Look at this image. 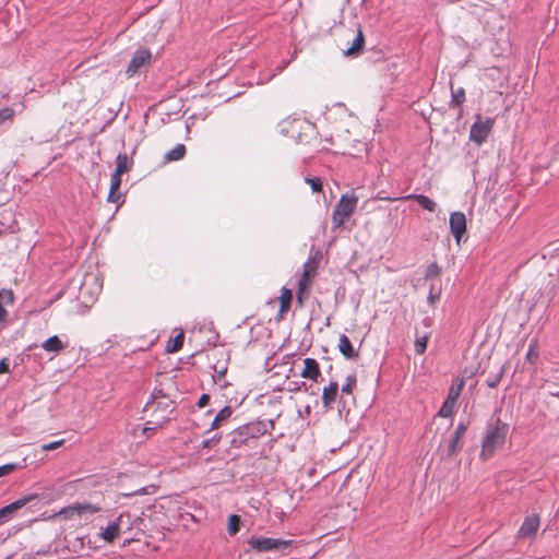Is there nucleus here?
I'll list each match as a JSON object with an SVG mask.
<instances>
[{
	"mask_svg": "<svg viewBox=\"0 0 559 559\" xmlns=\"http://www.w3.org/2000/svg\"><path fill=\"white\" fill-rule=\"evenodd\" d=\"M508 430L509 426L502 423L500 418L488 423L479 454L481 460H489L504 444Z\"/></svg>",
	"mask_w": 559,
	"mask_h": 559,
	"instance_id": "1",
	"label": "nucleus"
},
{
	"mask_svg": "<svg viewBox=\"0 0 559 559\" xmlns=\"http://www.w3.org/2000/svg\"><path fill=\"white\" fill-rule=\"evenodd\" d=\"M247 544L249 549L246 550V552L253 550L255 552L262 554L267 551L283 550L290 546L293 540L252 535L248 538Z\"/></svg>",
	"mask_w": 559,
	"mask_h": 559,
	"instance_id": "2",
	"label": "nucleus"
},
{
	"mask_svg": "<svg viewBox=\"0 0 559 559\" xmlns=\"http://www.w3.org/2000/svg\"><path fill=\"white\" fill-rule=\"evenodd\" d=\"M357 197L354 194L347 195L343 194L338 200L337 204L334 207L332 215L333 226L338 228L344 222L352 215L356 205H357Z\"/></svg>",
	"mask_w": 559,
	"mask_h": 559,
	"instance_id": "3",
	"label": "nucleus"
},
{
	"mask_svg": "<svg viewBox=\"0 0 559 559\" xmlns=\"http://www.w3.org/2000/svg\"><path fill=\"white\" fill-rule=\"evenodd\" d=\"M102 510L100 507L92 504L90 502L73 503L59 511L60 515H63L66 520H87L95 513Z\"/></svg>",
	"mask_w": 559,
	"mask_h": 559,
	"instance_id": "4",
	"label": "nucleus"
},
{
	"mask_svg": "<svg viewBox=\"0 0 559 559\" xmlns=\"http://www.w3.org/2000/svg\"><path fill=\"white\" fill-rule=\"evenodd\" d=\"M495 119L491 117L484 118L481 115L476 116L475 122L469 130V140L477 145H481L491 133Z\"/></svg>",
	"mask_w": 559,
	"mask_h": 559,
	"instance_id": "5",
	"label": "nucleus"
},
{
	"mask_svg": "<svg viewBox=\"0 0 559 559\" xmlns=\"http://www.w3.org/2000/svg\"><path fill=\"white\" fill-rule=\"evenodd\" d=\"M156 408L154 411L156 421L153 427H144L143 431L146 432L148 430H155L157 427H160L163 424L170 419L169 415L174 411V402L171 400L158 401L155 403Z\"/></svg>",
	"mask_w": 559,
	"mask_h": 559,
	"instance_id": "6",
	"label": "nucleus"
},
{
	"mask_svg": "<svg viewBox=\"0 0 559 559\" xmlns=\"http://www.w3.org/2000/svg\"><path fill=\"white\" fill-rule=\"evenodd\" d=\"M151 51L147 49H139L133 55L127 70L126 74L128 78H132L136 73H139L142 68L147 67L151 62Z\"/></svg>",
	"mask_w": 559,
	"mask_h": 559,
	"instance_id": "7",
	"label": "nucleus"
},
{
	"mask_svg": "<svg viewBox=\"0 0 559 559\" xmlns=\"http://www.w3.org/2000/svg\"><path fill=\"white\" fill-rule=\"evenodd\" d=\"M449 224H450L451 233H452L456 243L459 245L461 242L463 235L466 231V217H465L464 213H462V212L451 213Z\"/></svg>",
	"mask_w": 559,
	"mask_h": 559,
	"instance_id": "8",
	"label": "nucleus"
},
{
	"mask_svg": "<svg viewBox=\"0 0 559 559\" xmlns=\"http://www.w3.org/2000/svg\"><path fill=\"white\" fill-rule=\"evenodd\" d=\"M124 519L129 520V513H120L119 516L110 522L107 527L100 533V538L106 543H112L120 535V526L124 523Z\"/></svg>",
	"mask_w": 559,
	"mask_h": 559,
	"instance_id": "9",
	"label": "nucleus"
},
{
	"mask_svg": "<svg viewBox=\"0 0 559 559\" xmlns=\"http://www.w3.org/2000/svg\"><path fill=\"white\" fill-rule=\"evenodd\" d=\"M466 429H467V425L466 424L460 423L457 425V427H456V429H455V431H454L453 436L451 437V440H450V442L448 444L447 455L449 457H453L461 450V448H462V438L465 435Z\"/></svg>",
	"mask_w": 559,
	"mask_h": 559,
	"instance_id": "10",
	"label": "nucleus"
},
{
	"mask_svg": "<svg viewBox=\"0 0 559 559\" xmlns=\"http://www.w3.org/2000/svg\"><path fill=\"white\" fill-rule=\"evenodd\" d=\"M36 498V495H28L15 500L14 502L0 509V516L3 519L4 522H7L16 511H19L20 509H22L24 506H26L28 502Z\"/></svg>",
	"mask_w": 559,
	"mask_h": 559,
	"instance_id": "11",
	"label": "nucleus"
},
{
	"mask_svg": "<svg viewBox=\"0 0 559 559\" xmlns=\"http://www.w3.org/2000/svg\"><path fill=\"white\" fill-rule=\"evenodd\" d=\"M539 527V518L536 514L528 515L524 519L519 532L518 538L533 537Z\"/></svg>",
	"mask_w": 559,
	"mask_h": 559,
	"instance_id": "12",
	"label": "nucleus"
},
{
	"mask_svg": "<svg viewBox=\"0 0 559 559\" xmlns=\"http://www.w3.org/2000/svg\"><path fill=\"white\" fill-rule=\"evenodd\" d=\"M301 376L304 378L317 381L318 377L320 376L318 361L313 358H306L304 360V369L301 371Z\"/></svg>",
	"mask_w": 559,
	"mask_h": 559,
	"instance_id": "13",
	"label": "nucleus"
},
{
	"mask_svg": "<svg viewBox=\"0 0 559 559\" xmlns=\"http://www.w3.org/2000/svg\"><path fill=\"white\" fill-rule=\"evenodd\" d=\"M337 391L338 383L336 381H332L329 385L323 388L322 403L324 407H330L335 402Z\"/></svg>",
	"mask_w": 559,
	"mask_h": 559,
	"instance_id": "14",
	"label": "nucleus"
},
{
	"mask_svg": "<svg viewBox=\"0 0 559 559\" xmlns=\"http://www.w3.org/2000/svg\"><path fill=\"white\" fill-rule=\"evenodd\" d=\"M338 349L347 359H356L358 357V353L353 348L349 338L344 334L340 336Z\"/></svg>",
	"mask_w": 559,
	"mask_h": 559,
	"instance_id": "15",
	"label": "nucleus"
},
{
	"mask_svg": "<svg viewBox=\"0 0 559 559\" xmlns=\"http://www.w3.org/2000/svg\"><path fill=\"white\" fill-rule=\"evenodd\" d=\"M404 200H415L417 203L429 212H435L437 209V204L430 198L424 194H409L403 198Z\"/></svg>",
	"mask_w": 559,
	"mask_h": 559,
	"instance_id": "16",
	"label": "nucleus"
},
{
	"mask_svg": "<svg viewBox=\"0 0 559 559\" xmlns=\"http://www.w3.org/2000/svg\"><path fill=\"white\" fill-rule=\"evenodd\" d=\"M364 44H365V37H364V34H362V31L360 28H358L357 29V35L353 39L352 46L348 47L345 50V55L346 56H356V55H358L361 51V49L364 47Z\"/></svg>",
	"mask_w": 559,
	"mask_h": 559,
	"instance_id": "17",
	"label": "nucleus"
},
{
	"mask_svg": "<svg viewBox=\"0 0 559 559\" xmlns=\"http://www.w3.org/2000/svg\"><path fill=\"white\" fill-rule=\"evenodd\" d=\"M13 302V293L10 289L0 290V323L5 321L8 312L3 305Z\"/></svg>",
	"mask_w": 559,
	"mask_h": 559,
	"instance_id": "18",
	"label": "nucleus"
},
{
	"mask_svg": "<svg viewBox=\"0 0 559 559\" xmlns=\"http://www.w3.org/2000/svg\"><path fill=\"white\" fill-rule=\"evenodd\" d=\"M41 347H43V349H45L46 352H55V353H59V352H61L66 346H64V344L62 343V341H61L57 335H53V336H50L49 338H47V340L41 344Z\"/></svg>",
	"mask_w": 559,
	"mask_h": 559,
	"instance_id": "19",
	"label": "nucleus"
},
{
	"mask_svg": "<svg viewBox=\"0 0 559 559\" xmlns=\"http://www.w3.org/2000/svg\"><path fill=\"white\" fill-rule=\"evenodd\" d=\"M132 167V160L127 154H118L116 159V169L114 173L122 175L129 171Z\"/></svg>",
	"mask_w": 559,
	"mask_h": 559,
	"instance_id": "20",
	"label": "nucleus"
},
{
	"mask_svg": "<svg viewBox=\"0 0 559 559\" xmlns=\"http://www.w3.org/2000/svg\"><path fill=\"white\" fill-rule=\"evenodd\" d=\"M233 414V408L230 406L223 407L217 415L214 417L211 429H218L224 421H226Z\"/></svg>",
	"mask_w": 559,
	"mask_h": 559,
	"instance_id": "21",
	"label": "nucleus"
},
{
	"mask_svg": "<svg viewBox=\"0 0 559 559\" xmlns=\"http://www.w3.org/2000/svg\"><path fill=\"white\" fill-rule=\"evenodd\" d=\"M183 333L180 332L178 335H176L174 338H170L167 343L166 350L168 353H175L179 350L183 345Z\"/></svg>",
	"mask_w": 559,
	"mask_h": 559,
	"instance_id": "22",
	"label": "nucleus"
},
{
	"mask_svg": "<svg viewBox=\"0 0 559 559\" xmlns=\"http://www.w3.org/2000/svg\"><path fill=\"white\" fill-rule=\"evenodd\" d=\"M538 341L534 338L530 343L528 350L526 353V360L531 364H535L538 359Z\"/></svg>",
	"mask_w": 559,
	"mask_h": 559,
	"instance_id": "23",
	"label": "nucleus"
},
{
	"mask_svg": "<svg viewBox=\"0 0 559 559\" xmlns=\"http://www.w3.org/2000/svg\"><path fill=\"white\" fill-rule=\"evenodd\" d=\"M465 100V91L463 87L452 90L450 106H461Z\"/></svg>",
	"mask_w": 559,
	"mask_h": 559,
	"instance_id": "24",
	"label": "nucleus"
},
{
	"mask_svg": "<svg viewBox=\"0 0 559 559\" xmlns=\"http://www.w3.org/2000/svg\"><path fill=\"white\" fill-rule=\"evenodd\" d=\"M292 298H293L292 290L287 289V288H283L281 297H280V300H281V310L280 311L282 313L286 312L289 309Z\"/></svg>",
	"mask_w": 559,
	"mask_h": 559,
	"instance_id": "25",
	"label": "nucleus"
},
{
	"mask_svg": "<svg viewBox=\"0 0 559 559\" xmlns=\"http://www.w3.org/2000/svg\"><path fill=\"white\" fill-rule=\"evenodd\" d=\"M185 153H186L185 145L178 144V145H176V147H174L166 154V158L168 160H179L185 156Z\"/></svg>",
	"mask_w": 559,
	"mask_h": 559,
	"instance_id": "26",
	"label": "nucleus"
},
{
	"mask_svg": "<svg viewBox=\"0 0 559 559\" xmlns=\"http://www.w3.org/2000/svg\"><path fill=\"white\" fill-rule=\"evenodd\" d=\"M240 528V518L237 514H231L228 518L227 530L229 535L234 536L239 532Z\"/></svg>",
	"mask_w": 559,
	"mask_h": 559,
	"instance_id": "27",
	"label": "nucleus"
},
{
	"mask_svg": "<svg viewBox=\"0 0 559 559\" xmlns=\"http://www.w3.org/2000/svg\"><path fill=\"white\" fill-rule=\"evenodd\" d=\"M463 385H464L463 381H461L456 386L452 385L448 392V396L445 400L456 404V401L461 394Z\"/></svg>",
	"mask_w": 559,
	"mask_h": 559,
	"instance_id": "28",
	"label": "nucleus"
},
{
	"mask_svg": "<svg viewBox=\"0 0 559 559\" xmlns=\"http://www.w3.org/2000/svg\"><path fill=\"white\" fill-rule=\"evenodd\" d=\"M455 404L449 401H444L440 407L438 415L443 418L451 417L454 413Z\"/></svg>",
	"mask_w": 559,
	"mask_h": 559,
	"instance_id": "29",
	"label": "nucleus"
},
{
	"mask_svg": "<svg viewBox=\"0 0 559 559\" xmlns=\"http://www.w3.org/2000/svg\"><path fill=\"white\" fill-rule=\"evenodd\" d=\"M428 336H417L415 340V350L417 354H424L427 348Z\"/></svg>",
	"mask_w": 559,
	"mask_h": 559,
	"instance_id": "30",
	"label": "nucleus"
},
{
	"mask_svg": "<svg viewBox=\"0 0 559 559\" xmlns=\"http://www.w3.org/2000/svg\"><path fill=\"white\" fill-rule=\"evenodd\" d=\"M440 273H441V270L438 266V264L430 263L426 269L425 277L426 278H436L440 275Z\"/></svg>",
	"mask_w": 559,
	"mask_h": 559,
	"instance_id": "31",
	"label": "nucleus"
},
{
	"mask_svg": "<svg viewBox=\"0 0 559 559\" xmlns=\"http://www.w3.org/2000/svg\"><path fill=\"white\" fill-rule=\"evenodd\" d=\"M355 384H356V377L354 374H349L346 378V383L342 386V392L346 393V394H350Z\"/></svg>",
	"mask_w": 559,
	"mask_h": 559,
	"instance_id": "32",
	"label": "nucleus"
},
{
	"mask_svg": "<svg viewBox=\"0 0 559 559\" xmlns=\"http://www.w3.org/2000/svg\"><path fill=\"white\" fill-rule=\"evenodd\" d=\"M20 465L17 463H9L0 466V477L11 474L15 469H17Z\"/></svg>",
	"mask_w": 559,
	"mask_h": 559,
	"instance_id": "33",
	"label": "nucleus"
},
{
	"mask_svg": "<svg viewBox=\"0 0 559 559\" xmlns=\"http://www.w3.org/2000/svg\"><path fill=\"white\" fill-rule=\"evenodd\" d=\"M306 182L310 185L313 192H319L322 189V181L318 177L306 178Z\"/></svg>",
	"mask_w": 559,
	"mask_h": 559,
	"instance_id": "34",
	"label": "nucleus"
},
{
	"mask_svg": "<svg viewBox=\"0 0 559 559\" xmlns=\"http://www.w3.org/2000/svg\"><path fill=\"white\" fill-rule=\"evenodd\" d=\"M63 443H64V440L61 439V440L53 441L50 443H45L40 447V449H41V451H52V450H56L59 447H61Z\"/></svg>",
	"mask_w": 559,
	"mask_h": 559,
	"instance_id": "35",
	"label": "nucleus"
},
{
	"mask_svg": "<svg viewBox=\"0 0 559 559\" xmlns=\"http://www.w3.org/2000/svg\"><path fill=\"white\" fill-rule=\"evenodd\" d=\"M121 185V175L112 173L110 179V188L111 190H120Z\"/></svg>",
	"mask_w": 559,
	"mask_h": 559,
	"instance_id": "36",
	"label": "nucleus"
},
{
	"mask_svg": "<svg viewBox=\"0 0 559 559\" xmlns=\"http://www.w3.org/2000/svg\"><path fill=\"white\" fill-rule=\"evenodd\" d=\"M121 199V193L119 190H109L108 201L112 203H118Z\"/></svg>",
	"mask_w": 559,
	"mask_h": 559,
	"instance_id": "37",
	"label": "nucleus"
},
{
	"mask_svg": "<svg viewBox=\"0 0 559 559\" xmlns=\"http://www.w3.org/2000/svg\"><path fill=\"white\" fill-rule=\"evenodd\" d=\"M8 372H10L9 359L8 358H2L0 360V374L1 373H8Z\"/></svg>",
	"mask_w": 559,
	"mask_h": 559,
	"instance_id": "38",
	"label": "nucleus"
},
{
	"mask_svg": "<svg viewBox=\"0 0 559 559\" xmlns=\"http://www.w3.org/2000/svg\"><path fill=\"white\" fill-rule=\"evenodd\" d=\"M501 377H502V373H499V374H497V376H495V377H492V378H489V379L487 380V384H488V386H489V388H496V386H497V384L500 382Z\"/></svg>",
	"mask_w": 559,
	"mask_h": 559,
	"instance_id": "39",
	"label": "nucleus"
},
{
	"mask_svg": "<svg viewBox=\"0 0 559 559\" xmlns=\"http://www.w3.org/2000/svg\"><path fill=\"white\" fill-rule=\"evenodd\" d=\"M209 401H210V396H209L207 394H202V395L200 396V399H199V401H198V403H197V404H198V406H199L200 408H202V407H204L205 405H207Z\"/></svg>",
	"mask_w": 559,
	"mask_h": 559,
	"instance_id": "40",
	"label": "nucleus"
},
{
	"mask_svg": "<svg viewBox=\"0 0 559 559\" xmlns=\"http://www.w3.org/2000/svg\"><path fill=\"white\" fill-rule=\"evenodd\" d=\"M152 396H153V399H154V400H162V401L168 400V399L166 397V395L163 393V391H162V390H155V391L153 392V395H152Z\"/></svg>",
	"mask_w": 559,
	"mask_h": 559,
	"instance_id": "41",
	"label": "nucleus"
},
{
	"mask_svg": "<svg viewBox=\"0 0 559 559\" xmlns=\"http://www.w3.org/2000/svg\"><path fill=\"white\" fill-rule=\"evenodd\" d=\"M218 439H207L202 442L203 448H210L212 444L216 443Z\"/></svg>",
	"mask_w": 559,
	"mask_h": 559,
	"instance_id": "42",
	"label": "nucleus"
},
{
	"mask_svg": "<svg viewBox=\"0 0 559 559\" xmlns=\"http://www.w3.org/2000/svg\"><path fill=\"white\" fill-rule=\"evenodd\" d=\"M435 298H436V296H433L432 294H430V296H429V300H430L431 302H433Z\"/></svg>",
	"mask_w": 559,
	"mask_h": 559,
	"instance_id": "43",
	"label": "nucleus"
},
{
	"mask_svg": "<svg viewBox=\"0 0 559 559\" xmlns=\"http://www.w3.org/2000/svg\"><path fill=\"white\" fill-rule=\"evenodd\" d=\"M24 559H37V558L32 557V556H28V557H26V558H24Z\"/></svg>",
	"mask_w": 559,
	"mask_h": 559,
	"instance_id": "44",
	"label": "nucleus"
},
{
	"mask_svg": "<svg viewBox=\"0 0 559 559\" xmlns=\"http://www.w3.org/2000/svg\"><path fill=\"white\" fill-rule=\"evenodd\" d=\"M4 523L3 519L0 516V524Z\"/></svg>",
	"mask_w": 559,
	"mask_h": 559,
	"instance_id": "45",
	"label": "nucleus"
}]
</instances>
